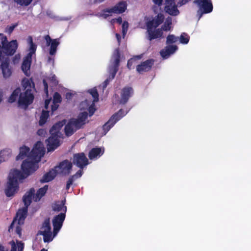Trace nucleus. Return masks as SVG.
Masks as SVG:
<instances>
[{"mask_svg":"<svg viewBox=\"0 0 251 251\" xmlns=\"http://www.w3.org/2000/svg\"><path fill=\"white\" fill-rule=\"evenodd\" d=\"M45 152V148L43 144L40 142H37L34 146L32 150L30 151V149L25 146L20 148V152L16 157L17 160L25 159L21 164L22 165L26 162L27 171L30 175L34 172L38 168V163L40 161Z\"/></svg>","mask_w":251,"mask_h":251,"instance_id":"1","label":"nucleus"},{"mask_svg":"<svg viewBox=\"0 0 251 251\" xmlns=\"http://www.w3.org/2000/svg\"><path fill=\"white\" fill-rule=\"evenodd\" d=\"M26 162L22 165V171L14 169L10 171L8 181L5 189V193L7 197L13 196L19 190V184L29 176V172L27 169Z\"/></svg>","mask_w":251,"mask_h":251,"instance_id":"2","label":"nucleus"},{"mask_svg":"<svg viewBox=\"0 0 251 251\" xmlns=\"http://www.w3.org/2000/svg\"><path fill=\"white\" fill-rule=\"evenodd\" d=\"M66 120H62L55 124L50 130V136L46 140L49 151L54 150L59 145V139L62 134L60 131L62 126L65 125Z\"/></svg>","mask_w":251,"mask_h":251,"instance_id":"3","label":"nucleus"},{"mask_svg":"<svg viewBox=\"0 0 251 251\" xmlns=\"http://www.w3.org/2000/svg\"><path fill=\"white\" fill-rule=\"evenodd\" d=\"M22 85L25 91L24 93H20L18 102L19 105L26 108L32 102L34 99V96L31 93L34 84L31 80L25 78L22 81Z\"/></svg>","mask_w":251,"mask_h":251,"instance_id":"4","label":"nucleus"},{"mask_svg":"<svg viewBox=\"0 0 251 251\" xmlns=\"http://www.w3.org/2000/svg\"><path fill=\"white\" fill-rule=\"evenodd\" d=\"M87 112H81L77 119H72L65 127V132L67 136L72 135L77 129L80 128L85 123L87 117Z\"/></svg>","mask_w":251,"mask_h":251,"instance_id":"5","label":"nucleus"},{"mask_svg":"<svg viewBox=\"0 0 251 251\" xmlns=\"http://www.w3.org/2000/svg\"><path fill=\"white\" fill-rule=\"evenodd\" d=\"M48 189V185H46L43 187L39 189L35 195V190L33 188L26 192L23 197V201L25 205V207H26L27 208V207L31 203L32 199L35 201H39L41 198L46 193Z\"/></svg>","mask_w":251,"mask_h":251,"instance_id":"6","label":"nucleus"},{"mask_svg":"<svg viewBox=\"0 0 251 251\" xmlns=\"http://www.w3.org/2000/svg\"><path fill=\"white\" fill-rule=\"evenodd\" d=\"M27 41L30 46L29 53L24 58L22 65V69L25 75L28 76L29 75V69L30 68L32 57L35 54L36 50V45L33 43L31 36H28Z\"/></svg>","mask_w":251,"mask_h":251,"instance_id":"7","label":"nucleus"},{"mask_svg":"<svg viewBox=\"0 0 251 251\" xmlns=\"http://www.w3.org/2000/svg\"><path fill=\"white\" fill-rule=\"evenodd\" d=\"M89 92L93 98V100H86L82 101L80 104V108L81 109L88 110L89 112V116H91L94 114L95 111V102L99 100V95L95 88L89 90Z\"/></svg>","mask_w":251,"mask_h":251,"instance_id":"8","label":"nucleus"},{"mask_svg":"<svg viewBox=\"0 0 251 251\" xmlns=\"http://www.w3.org/2000/svg\"><path fill=\"white\" fill-rule=\"evenodd\" d=\"M119 59L120 54L119 50H116L110 61V65L109 68V73L111 76V78H109V79H107L104 82L103 86L104 88H105L106 87L109 81V79H113L114 77L115 74H116V72L117 71V68L119 65Z\"/></svg>","mask_w":251,"mask_h":251,"instance_id":"9","label":"nucleus"},{"mask_svg":"<svg viewBox=\"0 0 251 251\" xmlns=\"http://www.w3.org/2000/svg\"><path fill=\"white\" fill-rule=\"evenodd\" d=\"M39 233L43 236V240L45 242H50L53 240L55 236H52L49 219H47L44 221Z\"/></svg>","mask_w":251,"mask_h":251,"instance_id":"10","label":"nucleus"},{"mask_svg":"<svg viewBox=\"0 0 251 251\" xmlns=\"http://www.w3.org/2000/svg\"><path fill=\"white\" fill-rule=\"evenodd\" d=\"M199 7L198 14L200 15L199 19L203 14L210 13L213 10V5L211 0H195Z\"/></svg>","mask_w":251,"mask_h":251,"instance_id":"11","label":"nucleus"},{"mask_svg":"<svg viewBox=\"0 0 251 251\" xmlns=\"http://www.w3.org/2000/svg\"><path fill=\"white\" fill-rule=\"evenodd\" d=\"M126 9V3L124 1L120 2L115 6L110 8H107L103 10V13L100 16L106 18L113 13L120 14L125 12Z\"/></svg>","mask_w":251,"mask_h":251,"instance_id":"12","label":"nucleus"},{"mask_svg":"<svg viewBox=\"0 0 251 251\" xmlns=\"http://www.w3.org/2000/svg\"><path fill=\"white\" fill-rule=\"evenodd\" d=\"M124 116V111L120 109L117 113L113 114L108 121L103 126V129L105 134L115 124Z\"/></svg>","mask_w":251,"mask_h":251,"instance_id":"13","label":"nucleus"},{"mask_svg":"<svg viewBox=\"0 0 251 251\" xmlns=\"http://www.w3.org/2000/svg\"><path fill=\"white\" fill-rule=\"evenodd\" d=\"M65 218V214L64 213H60L53 219V236H55L61 229Z\"/></svg>","mask_w":251,"mask_h":251,"instance_id":"14","label":"nucleus"},{"mask_svg":"<svg viewBox=\"0 0 251 251\" xmlns=\"http://www.w3.org/2000/svg\"><path fill=\"white\" fill-rule=\"evenodd\" d=\"M73 162L81 169L89 164L88 160L84 153L75 154L73 157Z\"/></svg>","mask_w":251,"mask_h":251,"instance_id":"15","label":"nucleus"},{"mask_svg":"<svg viewBox=\"0 0 251 251\" xmlns=\"http://www.w3.org/2000/svg\"><path fill=\"white\" fill-rule=\"evenodd\" d=\"M72 167V163L67 160L61 162L59 165L56 166L54 169L57 174L68 175L71 170Z\"/></svg>","mask_w":251,"mask_h":251,"instance_id":"16","label":"nucleus"},{"mask_svg":"<svg viewBox=\"0 0 251 251\" xmlns=\"http://www.w3.org/2000/svg\"><path fill=\"white\" fill-rule=\"evenodd\" d=\"M154 60L153 59H149L136 66V71L139 74H142L144 72H147L150 71L153 65Z\"/></svg>","mask_w":251,"mask_h":251,"instance_id":"17","label":"nucleus"},{"mask_svg":"<svg viewBox=\"0 0 251 251\" xmlns=\"http://www.w3.org/2000/svg\"><path fill=\"white\" fill-rule=\"evenodd\" d=\"M27 212V208L26 207H24L19 210L17 213L16 217L11 224V226H14L17 223L18 225L23 224L26 217Z\"/></svg>","mask_w":251,"mask_h":251,"instance_id":"18","label":"nucleus"},{"mask_svg":"<svg viewBox=\"0 0 251 251\" xmlns=\"http://www.w3.org/2000/svg\"><path fill=\"white\" fill-rule=\"evenodd\" d=\"M164 19L163 15L159 13L155 17L147 23V27L155 28L161 25Z\"/></svg>","mask_w":251,"mask_h":251,"instance_id":"19","label":"nucleus"},{"mask_svg":"<svg viewBox=\"0 0 251 251\" xmlns=\"http://www.w3.org/2000/svg\"><path fill=\"white\" fill-rule=\"evenodd\" d=\"M177 49L178 47L176 45H168L160 50V54L162 58L166 59L173 54Z\"/></svg>","mask_w":251,"mask_h":251,"instance_id":"20","label":"nucleus"},{"mask_svg":"<svg viewBox=\"0 0 251 251\" xmlns=\"http://www.w3.org/2000/svg\"><path fill=\"white\" fill-rule=\"evenodd\" d=\"M147 27V32L148 34V39L150 41H151L153 39H155L157 38L162 36L163 32L162 30L160 28L153 30V28Z\"/></svg>","mask_w":251,"mask_h":251,"instance_id":"21","label":"nucleus"},{"mask_svg":"<svg viewBox=\"0 0 251 251\" xmlns=\"http://www.w3.org/2000/svg\"><path fill=\"white\" fill-rule=\"evenodd\" d=\"M7 56H5L4 58L2 59L0 61L4 60L1 64V69L2 71L3 75L5 78L9 77L11 74V71L9 67V63Z\"/></svg>","mask_w":251,"mask_h":251,"instance_id":"22","label":"nucleus"},{"mask_svg":"<svg viewBox=\"0 0 251 251\" xmlns=\"http://www.w3.org/2000/svg\"><path fill=\"white\" fill-rule=\"evenodd\" d=\"M104 152V149L101 148L92 149L89 153V157L90 159H96L100 157Z\"/></svg>","mask_w":251,"mask_h":251,"instance_id":"23","label":"nucleus"},{"mask_svg":"<svg viewBox=\"0 0 251 251\" xmlns=\"http://www.w3.org/2000/svg\"><path fill=\"white\" fill-rule=\"evenodd\" d=\"M64 204V202L63 201H57L52 205V209L54 211H62L61 213H64L65 214L67 211V207Z\"/></svg>","mask_w":251,"mask_h":251,"instance_id":"24","label":"nucleus"},{"mask_svg":"<svg viewBox=\"0 0 251 251\" xmlns=\"http://www.w3.org/2000/svg\"><path fill=\"white\" fill-rule=\"evenodd\" d=\"M57 174L55 169H52L49 172L44 175L41 179L42 182H48L52 180Z\"/></svg>","mask_w":251,"mask_h":251,"instance_id":"25","label":"nucleus"},{"mask_svg":"<svg viewBox=\"0 0 251 251\" xmlns=\"http://www.w3.org/2000/svg\"><path fill=\"white\" fill-rule=\"evenodd\" d=\"M169 4L165 6V8L166 12L170 15H177L179 13V11L177 9V5L174 2L173 5H172V4Z\"/></svg>","mask_w":251,"mask_h":251,"instance_id":"26","label":"nucleus"},{"mask_svg":"<svg viewBox=\"0 0 251 251\" xmlns=\"http://www.w3.org/2000/svg\"><path fill=\"white\" fill-rule=\"evenodd\" d=\"M82 171L79 170L75 175L71 176L67 182L66 189H69L74 180L76 178L80 177L82 176Z\"/></svg>","mask_w":251,"mask_h":251,"instance_id":"27","label":"nucleus"},{"mask_svg":"<svg viewBox=\"0 0 251 251\" xmlns=\"http://www.w3.org/2000/svg\"><path fill=\"white\" fill-rule=\"evenodd\" d=\"M59 42L57 39H53L50 45V54L53 55L55 54L57 46L59 45Z\"/></svg>","mask_w":251,"mask_h":251,"instance_id":"28","label":"nucleus"},{"mask_svg":"<svg viewBox=\"0 0 251 251\" xmlns=\"http://www.w3.org/2000/svg\"><path fill=\"white\" fill-rule=\"evenodd\" d=\"M61 98L60 95L58 93H55L53 95V103L54 105L52 106L51 109L52 111L56 110L58 108V105H56V103H58L61 101Z\"/></svg>","mask_w":251,"mask_h":251,"instance_id":"29","label":"nucleus"},{"mask_svg":"<svg viewBox=\"0 0 251 251\" xmlns=\"http://www.w3.org/2000/svg\"><path fill=\"white\" fill-rule=\"evenodd\" d=\"M11 153V150L8 148L4 149L0 151V154L6 161L10 157Z\"/></svg>","mask_w":251,"mask_h":251,"instance_id":"30","label":"nucleus"},{"mask_svg":"<svg viewBox=\"0 0 251 251\" xmlns=\"http://www.w3.org/2000/svg\"><path fill=\"white\" fill-rule=\"evenodd\" d=\"M49 115V111L43 110L39 122L40 126H42L46 123L47 119L48 118Z\"/></svg>","mask_w":251,"mask_h":251,"instance_id":"31","label":"nucleus"},{"mask_svg":"<svg viewBox=\"0 0 251 251\" xmlns=\"http://www.w3.org/2000/svg\"><path fill=\"white\" fill-rule=\"evenodd\" d=\"M172 25V19L171 18H167L162 26L161 30L165 31H169L171 29Z\"/></svg>","mask_w":251,"mask_h":251,"instance_id":"32","label":"nucleus"},{"mask_svg":"<svg viewBox=\"0 0 251 251\" xmlns=\"http://www.w3.org/2000/svg\"><path fill=\"white\" fill-rule=\"evenodd\" d=\"M21 92V90L20 88H17L16 89L11 95L10 96L9 99V101L10 102H14L17 99L19 94Z\"/></svg>","mask_w":251,"mask_h":251,"instance_id":"33","label":"nucleus"},{"mask_svg":"<svg viewBox=\"0 0 251 251\" xmlns=\"http://www.w3.org/2000/svg\"><path fill=\"white\" fill-rule=\"evenodd\" d=\"M189 39L190 37L187 33L184 32L182 33L179 37L180 43L182 44H187L188 43Z\"/></svg>","mask_w":251,"mask_h":251,"instance_id":"34","label":"nucleus"},{"mask_svg":"<svg viewBox=\"0 0 251 251\" xmlns=\"http://www.w3.org/2000/svg\"><path fill=\"white\" fill-rule=\"evenodd\" d=\"M178 38L175 36L173 34H169L167 37L166 44L170 45V44L176 43L178 40Z\"/></svg>","mask_w":251,"mask_h":251,"instance_id":"35","label":"nucleus"},{"mask_svg":"<svg viewBox=\"0 0 251 251\" xmlns=\"http://www.w3.org/2000/svg\"><path fill=\"white\" fill-rule=\"evenodd\" d=\"M141 57L139 56H137L134 58L129 59L126 63V67H127L129 69H131L132 67V65L133 63H134L137 60L139 59Z\"/></svg>","mask_w":251,"mask_h":251,"instance_id":"36","label":"nucleus"},{"mask_svg":"<svg viewBox=\"0 0 251 251\" xmlns=\"http://www.w3.org/2000/svg\"><path fill=\"white\" fill-rule=\"evenodd\" d=\"M14 1L20 5L28 6L32 0H14Z\"/></svg>","mask_w":251,"mask_h":251,"instance_id":"37","label":"nucleus"},{"mask_svg":"<svg viewBox=\"0 0 251 251\" xmlns=\"http://www.w3.org/2000/svg\"><path fill=\"white\" fill-rule=\"evenodd\" d=\"M49 79L52 82V84L55 85L57 84L58 82L56 80V76L55 75H52L51 76L49 77Z\"/></svg>","mask_w":251,"mask_h":251,"instance_id":"38","label":"nucleus"},{"mask_svg":"<svg viewBox=\"0 0 251 251\" xmlns=\"http://www.w3.org/2000/svg\"><path fill=\"white\" fill-rule=\"evenodd\" d=\"M16 26L17 25H15L7 27L6 28V32L8 33L9 34H10L13 31L14 29L15 28Z\"/></svg>","mask_w":251,"mask_h":251,"instance_id":"39","label":"nucleus"},{"mask_svg":"<svg viewBox=\"0 0 251 251\" xmlns=\"http://www.w3.org/2000/svg\"><path fill=\"white\" fill-rule=\"evenodd\" d=\"M20 225H18L17 223V224H16L14 226H10V227L11 228H14L15 227L16 228V232H17V234H18L19 235H21V228L20 227Z\"/></svg>","mask_w":251,"mask_h":251,"instance_id":"40","label":"nucleus"},{"mask_svg":"<svg viewBox=\"0 0 251 251\" xmlns=\"http://www.w3.org/2000/svg\"><path fill=\"white\" fill-rule=\"evenodd\" d=\"M46 133V131L43 129H40L37 131V134L40 136L44 137L45 136Z\"/></svg>","mask_w":251,"mask_h":251,"instance_id":"41","label":"nucleus"},{"mask_svg":"<svg viewBox=\"0 0 251 251\" xmlns=\"http://www.w3.org/2000/svg\"><path fill=\"white\" fill-rule=\"evenodd\" d=\"M45 39L46 41V45L48 46H50L51 44V42L52 41V40L51 39L49 35H46L45 37Z\"/></svg>","mask_w":251,"mask_h":251,"instance_id":"42","label":"nucleus"},{"mask_svg":"<svg viewBox=\"0 0 251 251\" xmlns=\"http://www.w3.org/2000/svg\"><path fill=\"white\" fill-rule=\"evenodd\" d=\"M17 247L18 251H23L24 249V244L21 242H17Z\"/></svg>","mask_w":251,"mask_h":251,"instance_id":"43","label":"nucleus"},{"mask_svg":"<svg viewBox=\"0 0 251 251\" xmlns=\"http://www.w3.org/2000/svg\"><path fill=\"white\" fill-rule=\"evenodd\" d=\"M43 84L44 86V90L47 95L48 94V86L45 80H43Z\"/></svg>","mask_w":251,"mask_h":251,"instance_id":"44","label":"nucleus"},{"mask_svg":"<svg viewBox=\"0 0 251 251\" xmlns=\"http://www.w3.org/2000/svg\"><path fill=\"white\" fill-rule=\"evenodd\" d=\"M163 0H153V2L156 5L160 6L162 3Z\"/></svg>","mask_w":251,"mask_h":251,"instance_id":"45","label":"nucleus"},{"mask_svg":"<svg viewBox=\"0 0 251 251\" xmlns=\"http://www.w3.org/2000/svg\"><path fill=\"white\" fill-rule=\"evenodd\" d=\"M188 2V0H179V2H178V5L179 6H182V5L185 4Z\"/></svg>","mask_w":251,"mask_h":251,"instance_id":"46","label":"nucleus"},{"mask_svg":"<svg viewBox=\"0 0 251 251\" xmlns=\"http://www.w3.org/2000/svg\"><path fill=\"white\" fill-rule=\"evenodd\" d=\"M112 21L114 23L115 22H117L119 24H121L122 23V19L121 17H119L117 19H113Z\"/></svg>","mask_w":251,"mask_h":251,"instance_id":"47","label":"nucleus"},{"mask_svg":"<svg viewBox=\"0 0 251 251\" xmlns=\"http://www.w3.org/2000/svg\"><path fill=\"white\" fill-rule=\"evenodd\" d=\"M133 93V89L130 87H126V94H131Z\"/></svg>","mask_w":251,"mask_h":251,"instance_id":"48","label":"nucleus"},{"mask_svg":"<svg viewBox=\"0 0 251 251\" xmlns=\"http://www.w3.org/2000/svg\"><path fill=\"white\" fill-rule=\"evenodd\" d=\"M104 0H90V2L92 3H100L103 1Z\"/></svg>","mask_w":251,"mask_h":251,"instance_id":"49","label":"nucleus"},{"mask_svg":"<svg viewBox=\"0 0 251 251\" xmlns=\"http://www.w3.org/2000/svg\"><path fill=\"white\" fill-rule=\"evenodd\" d=\"M50 100H45V106L46 109H48V107L49 104H50Z\"/></svg>","mask_w":251,"mask_h":251,"instance_id":"50","label":"nucleus"},{"mask_svg":"<svg viewBox=\"0 0 251 251\" xmlns=\"http://www.w3.org/2000/svg\"><path fill=\"white\" fill-rule=\"evenodd\" d=\"M125 24H126V22H124L123 23V26H122V30H123V36H124L125 35Z\"/></svg>","mask_w":251,"mask_h":251,"instance_id":"51","label":"nucleus"},{"mask_svg":"<svg viewBox=\"0 0 251 251\" xmlns=\"http://www.w3.org/2000/svg\"><path fill=\"white\" fill-rule=\"evenodd\" d=\"M5 161H6V160L3 158V157H2V156L0 154V164L1 163L5 162Z\"/></svg>","mask_w":251,"mask_h":251,"instance_id":"52","label":"nucleus"},{"mask_svg":"<svg viewBox=\"0 0 251 251\" xmlns=\"http://www.w3.org/2000/svg\"><path fill=\"white\" fill-rule=\"evenodd\" d=\"M5 161H6V160L3 158V157H2V156L0 154V164L1 163L5 162Z\"/></svg>","mask_w":251,"mask_h":251,"instance_id":"53","label":"nucleus"},{"mask_svg":"<svg viewBox=\"0 0 251 251\" xmlns=\"http://www.w3.org/2000/svg\"><path fill=\"white\" fill-rule=\"evenodd\" d=\"M5 161H6V160L3 158V157H2V156L0 154V164L1 163L5 162Z\"/></svg>","mask_w":251,"mask_h":251,"instance_id":"54","label":"nucleus"},{"mask_svg":"<svg viewBox=\"0 0 251 251\" xmlns=\"http://www.w3.org/2000/svg\"><path fill=\"white\" fill-rule=\"evenodd\" d=\"M116 36L117 40L118 43H119L120 39H121V37H120V35L117 33L116 34Z\"/></svg>","mask_w":251,"mask_h":251,"instance_id":"55","label":"nucleus"},{"mask_svg":"<svg viewBox=\"0 0 251 251\" xmlns=\"http://www.w3.org/2000/svg\"><path fill=\"white\" fill-rule=\"evenodd\" d=\"M19 58H20L19 56L16 55L15 57V59L14 60V63L18 62Z\"/></svg>","mask_w":251,"mask_h":251,"instance_id":"56","label":"nucleus"},{"mask_svg":"<svg viewBox=\"0 0 251 251\" xmlns=\"http://www.w3.org/2000/svg\"><path fill=\"white\" fill-rule=\"evenodd\" d=\"M175 0H166V2L168 4H172L174 2Z\"/></svg>","mask_w":251,"mask_h":251,"instance_id":"57","label":"nucleus"},{"mask_svg":"<svg viewBox=\"0 0 251 251\" xmlns=\"http://www.w3.org/2000/svg\"><path fill=\"white\" fill-rule=\"evenodd\" d=\"M71 97V93H67L66 94V98L67 99H70Z\"/></svg>","mask_w":251,"mask_h":251,"instance_id":"58","label":"nucleus"},{"mask_svg":"<svg viewBox=\"0 0 251 251\" xmlns=\"http://www.w3.org/2000/svg\"><path fill=\"white\" fill-rule=\"evenodd\" d=\"M2 97V92L1 91H0V102L1 101Z\"/></svg>","mask_w":251,"mask_h":251,"instance_id":"59","label":"nucleus"},{"mask_svg":"<svg viewBox=\"0 0 251 251\" xmlns=\"http://www.w3.org/2000/svg\"><path fill=\"white\" fill-rule=\"evenodd\" d=\"M0 251H4V248L0 246Z\"/></svg>","mask_w":251,"mask_h":251,"instance_id":"60","label":"nucleus"},{"mask_svg":"<svg viewBox=\"0 0 251 251\" xmlns=\"http://www.w3.org/2000/svg\"><path fill=\"white\" fill-rule=\"evenodd\" d=\"M126 31H127V28H128V22L127 21H126Z\"/></svg>","mask_w":251,"mask_h":251,"instance_id":"61","label":"nucleus"},{"mask_svg":"<svg viewBox=\"0 0 251 251\" xmlns=\"http://www.w3.org/2000/svg\"><path fill=\"white\" fill-rule=\"evenodd\" d=\"M41 251H47V250L45 249H43Z\"/></svg>","mask_w":251,"mask_h":251,"instance_id":"62","label":"nucleus"},{"mask_svg":"<svg viewBox=\"0 0 251 251\" xmlns=\"http://www.w3.org/2000/svg\"><path fill=\"white\" fill-rule=\"evenodd\" d=\"M51 58H50V57H49V61H51Z\"/></svg>","mask_w":251,"mask_h":251,"instance_id":"63","label":"nucleus"}]
</instances>
